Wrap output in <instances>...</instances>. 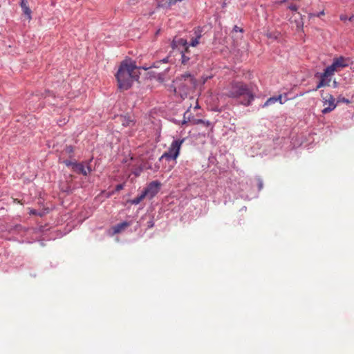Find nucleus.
Instances as JSON below:
<instances>
[{"label":"nucleus","instance_id":"nucleus-14","mask_svg":"<svg viewBox=\"0 0 354 354\" xmlns=\"http://www.w3.org/2000/svg\"><path fill=\"white\" fill-rule=\"evenodd\" d=\"M201 37V34L197 35L194 39H192L189 43V46L192 47L196 46L199 44V40Z\"/></svg>","mask_w":354,"mask_h":354},{"label":"nucleus","instance_id":"nucleus-5","mask_svg":"<svg viewBox=\"0 0 354 354\" xmlns=\"http://www.w3.org/2000/svg\"><path fill=\"white\" fill-rule=\"evenodd\" d=\"M183 142L184 140H174L171 142L168 150L161 156V157L160 158V160H161L163 158H166L167 160H176L180 153V150Z\"/></svg>","mask_w":354,"mask_h":354},{"label":"nucleus","instance_id":"nucleus-21","mask_svg":"<svg viewBox=\"0 0 354 354\" xmlns=\"http://www.w3.org/2000/svg\"><path fill=\"white\" fill-rule=\"evenodd\" d=\"M288 8L292 11H297L298 9V7L295 4H291L288 6Z\"/></svg>","mask_w":354,"mask_h":354},{"label":"nucleus","instance_id":"nucleus-31","mask_svg":"<svg viewBox=\"0 0 354 354\" xmlns=\"http://www.w3.org/2000/svg\"><path fill=\"white\" fill-rule=\"evenodd\" d=\"M187 113H188V111H186V112L184 113V121H183V123H186V122H186V120H185V119H186V115H187Z\"/></svg>","mask_w":354,"mask_h":354},{"label":"nucleus","instance_id":"nucleus-24","mask_svg":"<svg viewBox=\"0 0 354 354\" xmlns=\"http://www.w3.org/2000/svg\"><path fill=\"white\" fill-rule=\"evenodd\" d=\"M233 30L234 32H243V29L238 27L237 26H234V28H233Z\"/></svg>","mask_w":354,"mask_h":354},{"label":"nucleus","instance_id":"nucleus-15","mask_svg":"<svg viewBox=\"0 0 354 354\" xmlns=\"http://www.w3.org/2000/svg\"><path fill=\"white\" fill-rule=\"evenodd\" d=\"M276 99L274 97H271L270 98H268L266 102L263 104L262 107H266V106H268L271 104H273L274 103H276Z\"/></svg>","mask_w":354,"mask_h":354},{"label":"nucleus","instance_id":"nucleus-28","mask_svg":"<svg viewBox=\"0 0 354 354\" xmlns=\"http://www.w3.org/2000/svg\"><path fill=\"white\" fill-rule=\"evenodd\" d=\"M324 15V11L322 10V12H319L317 15H315L314 16H316V17H320L322 15Z\"/></svg>","mask_w":354,"mask_h":354},{"label":"nucleus","instance_id":"nucleus-7","mask_svg":"<svg viewBox=\"0 0 354 354\" xmlns=\"http://www.w3.org/2000/svg\"><path fill=\"white\" fill-rule=\"evenodd\" d=\"M161 184L157 180L151 182L143 191L149 198L154 197L160 191Z\"/></svg>","mask_w":354,"mask_h":354},{"label":"nucleus","instance_id":"nucleus-9","mask_svg":"<svg viewBox=\"0 0 354 354\" xmlns=\"http://www.w3.org/2000/svg\"><path fill=\"white\" fill-rule=\"evenodd\" d=\"M73 171L77 174H82L84 176H87L91 171V169L89 166L85 167L83 163L76 162L73 165Z\"/></svg>","mask_w":354,"mask_h":354},{"label":"nucleus","instance_id":"nucleus-2","mask_svg":"<svg viewBox=\"0 0 354 354\" xmlns=\"http://www.w3.org/2000/svg\"><path fill=\"white\" fill-rule=\"evenodd\" d=\"M351 59L348 57L339 56L333 59V63L326 67L323 73L320 75V81L316 86L315 91L321 87L330 85L332 76L335 73L341 71L343 68L348 66Z\"/></svg>","mask_w":354,"mask_h":354},{"label":"nucleus","instance_id":"nucleus-3","mask_svg":"<svg viewBox=\"0 0 354 354\" xmlns=\"http://www.w3.org/2000/svg\"><path fill=\"white\" fill-rule=\"evenodd\" d=\"M225 95L232 98L240 99V104L249 106L254 100L253 91L241 82H232L227 88Z\"/></svg>","mask_w":354,"mask_h":354},{"label":"nucleus","instance_id":"nucleus-33","mask_svg":"<svg viewBox=\"0 0 354 354\" xmlns=\"http://www.w3.org/2000/svg\"><path fill=\"white\" fill-rule=\"evenodd\" d=\"M333 85H334V86H335V87H336V86H337V82H336V81H334V82H333Z\"/></svg>","mask_w":354,"mask_h":354},{"label":"nucleus","instance_id":"nucleus-4","mask_svg":"<svg viewBox=\"0 0 354 354\" xmlns=\"http://www.w3.org/2000/svg\"><path fill=\"white\" fill-rule=\"evenodd\" d=\"M176 94L185 99L189 93L196 87V80L189 73H185L174 81Z\"/></svg>","mask_w":354,"mask_h":354},{"label":"nucleus","instance_id":"nucleus-10","mask_svg":"<svg viewBox=\"0 0 354 354\" xmlns=\"http://www.w3.org/2000/svg\"><path fill=\"white\" fill-rule=\"evenodd\" d=\"M116 122L120 123L123 127H133L135 122L129 116L120 115L116 118Z\"/></svg>","mask_w":354,"mask_h":354},{"label":"nucleus","instance_id":"nucleus-34","mask_svg":"<svg viewBox=\"0 0 354 354\" xmlns=\"http://www.w3.org/2000/svg\"><path fill=\"white\" fill-rule=\"evenodd\" d=\"M175 1H182L183 0H174Z\"/></svg>","mask_w":354,"mask_h":354},{"label":"nucleus","instance_id":"nucleus-13","mask_svg":"<svg viewBox=\"0 0 354 354\" xmlns=\"http://www.w3.org/2000/svg\"><path fill=\"white\" fill-rule=\"evenodd\" d=\"M146 193H144V192H142V194L135 198L132 199L131 201V203L133 205H138L139 204L145 197H146Z\"/></svg>","mask_w":354,"mask_h":354},{"label":"nucleus","instance_id":"nucleus-8","mask_svg":"<svg viewBox=\"0 0 354 354\" xmlns=\"http://www.w3.org/2000/svg\"><path fill=\"white\" fill-rule=\"evenodd\" d=\"M178 45L182 46L185 48V50L182 51L181 64L184 66L189 65L190 57L188 55H187V54L189 53V46L187 45V40L184 39H180L178 41Z\"/></svg>","mask_w":354,"mask_h":354},{"label":"nucleus","instance_id":"nucleus-30","mask_svg":"<svg viewBox=\"0 0 354 354\" xmlns=\"http://www.w3.org/2000/svg\"><path fill=\"white\" fill-rule=\"evenodd\" d=\"M348 20L350 21H354V15H351L349 18H348Z\"/></svg>","mask_w":354,"mask_h":354},{"label":"nucleus","instance_id":"nucleus-1","mask_svg":"<svg viewBox=\"0 0 354 354\" xmlns=\"http://www.w3.org/2000/svg\"><path fill=\"white\" fill-rule=\"evenodd\" d=\"M140 73L135 62L125 59L121 62L115 75L118 88L120 90H127L134 81L139 78Z\"/></svg>","mask_w":354,"mask_h":354},{"label":"nucleus","instance_id":"nucleus-17","mask_svg":"<svg viewBox=\"0 0 354 354\" xmlns=\"http://www.w3.org/2000/svg\"><path fill=\"white\" fill-rule=\"evenodd\" d=\"M339 102H344V103L348 104L350 102V101L344 97L339 96L337 97V104L339 103Z\"/></svg>","mask_w":354,"mask_h":354},{"label":"nucleus","instance_id":"nucleus-32","mask_svg":"<svg viewBox=\"0 0 354 354\" xmlns=\"http://www.w3.org/2000/svg\"><path fill=\"white\" fill-rule=\"evenodd\" d=\"M297 26L298 28L302 27L303 26V22L298 23Z\"/></svg>","mask_w":354,"mask_h":354},{"label":"nucleus","instance_id":"nucleus-11","mask_svg":"<svg viewBox=\"0 0 354 354\" xmlns=\"http://www.w3.org/2000/svg\"><path fill=\"white\" fill-rule=\"evenodd\" d=\"M129 225H130V223L127 221L118 223L116 225L113 226V232H114V234L120 233L122 231H123L125 228H127Z\"/></svg>","mask_w":354,"mask_h":354},{"label":"nucleus","instance_id":"nucleus-16","mask_svg":"<svg viewBox=\"0 0 354 354\" xmlns=\"http://www.w3.org/2000/svg\"><path fill=\"white\" fill-rule=\"evenodd\" d=\"M194 124H205L207 126H209L210 124L209 122L208 121H205L202 119H197V120H194Z\"/></svg>","mask_w":354,"mask_h":354},{"label":"nucleus","instance_id":"nucleus-20","mask_svg":"<svg viewBox=\"0 0 354 354\" xmlns=\"http://www.w3.org/2000/svg\"><path fill=\"white\" fill-rule=\"evenodd\" d=\"M66 153H68V154L73 153V147H71V146H67V147H66Z\"/></svg>","mask_w":354,"mask_h":354},{"label":"nucleus","instance_id":"nucleus-19","mask_svg":"<svg viewBox=\"0 0 354 354\" xmlns=\"http://www.w3.org/2000/svg\"><path fill=\"white\" fill-rule=\"evenodd\" d=\"M274 97L276 99V102H279L281 104L284 103V102L282 101V95L274 96Z\"/></svg>","mask_w":354,"mask_h":354},{"label":"nucleus","instance_id":"nucleus-22","mask_svg":"<svg viewBox=\"0 0 354 354\" xmlns=\"http://www.w3.org/2000/svg\"><path fill=\"white\" fill-rule=\"evenodd\" d=\"M29 214H31V215H39V216H41V214H38L37 210L33 209H30Z\"/></svg>","mask_w":354,"mask_h":354},{"label":"nucleus","instance_id":"nucleus-6","mask_svg":"<svg viewBox=\"0 0 354 354\" xmlns=\"http://www.w3.org/2000/svg\"><path fill=\"white\" fill-rule=\"evenodd\" d=\"M323 105L324 109L322 111L323 114H326L331 112L337 106L335 103V99L331 94H326V96L323 97Z\"/></svg>","mask_w":354,"mask_h":354},{"label":"nucleus","instance_id":"nucleus-29","mask_svg":"<svg viewBox=\"0 0 354 354\" xmlns=\"http://www.w3.org/2000/svg\"><path fill=\"white\" fill-rule=\"evenodd\" d=\"M210 78H211V77H210V76H207V77H203V84H204L206 81H207L209 79H210Z\"/></svg>","mask_w":354,"mask_h":354},{"label":"nucleus","instance_id":"nucleus-26","mask_svg":"<svg viewBox=\"0 0 354 354\" xmlns=\"http://www.w3.org/2000/svg\"><path fill=\"white\" fill-rule=\"evenodd\" d=\"M258 187L259 190L263 188V182L261 180H259Z\"/></svg>","mask_w":354,"mask_h":354},{"label":"nucleus","instance_id":"nucleus-27","mask_svg":"<svg viewBox=\"0 0 354 354\" xmlns=\"http://www.w3.org/2000/svg\"><path fill=\"white\" fill-rule=\"evenodd\" d=\"M148 227L151 228L153 227L154 223L153 221H150L148 223Z\"/></svg>","mask_w":354,"mask_h":354},{"label":"nucleus","instance_id":"nucleus-23","mask_svg":"<svg viewBox=\"0 0 354 354\" xmlns=\"http://www.w3.org/2000/svg\"><path fill=\"white\" fill-rule=\"evenodd\" d=\"M339 19L341 21H346L347 19H348V18L347 17V16L346 15H341L339 16Z\"/></svg>","mask_w":354,"mask_h":354},{"label":"nucleus","instance_id":"nucleus-18","mask_svg":"<svg viewBox=\"0 0 354 354\" xmlns=\"http://www.w3.org/2000/svg\"><path fill=\"white\" fill-rule=\"evenodd\" d=\"M63 162L67 166V167H71L72 169H73V165L76 163L75 162H72L71 160H64Z\"/></svg>","mask_w":354,"mask_h":354},{"label":"nucleus","instance_id":"nucleus-25","mask_svg":"<svg viewBox=\"0 0 354 354\" xmlns=\"http://www.w3.org/2000/svg\"><path fill=\"white\" fill-rule=\"evenodd\" d=\"M123 188H124V185L119 184L116 186L115 189H116V191H120V190L122 189Z\"/></svg>","mask_w":354,"mask_h":354},{"label":"nucleus","instance_id":"nucleus-12","mask_svg":"<svg viewBox=\"0 0 354 354\" xmlns=\"http://www.w3.org/2000/svg\"><path fill=\"white\" fill-rule=\"evenodd\" d=\"M21 7L24 13L28 17V19H31V10L28 6L27 0H21Z\"/></svg>","mask_w":354,"mask_h":354}]
</instances>
